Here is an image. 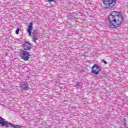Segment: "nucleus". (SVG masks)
Returning a JSON list of instances; mask_svg holds the SVG:
<instances>
[{
    "label": "nucleus",
    "instance_id": "nucleus-9",
    "mask_svg": "<svg viewBox=\"0 0 128 128\" xmlns=\"http://www.w3.org/2000/svg\"><path fill=\"white\" fill-rule=\"evenodd\" d=\"M32 22H30V25L28 29V32L29 34H32Z\"/></svg>",
    "mask_w": 128,
    "mask_h": 128
},
{
    "label": "nucleus",
    "instance_id": "nucleus-8",
    "mask_svg": "<svg viewBox=\"0 0 128 128\" xmlns=\"http://www.w3.org/2000/svg\"><path fill=\"white\" fill-rule=\"evenodd\" d=\"M32 40L35 44H36V40H38V33L34 32V35L32 37Z\"/></svg>",
    "mask_w": 128,
    "mask_h": 128
},
{
    "label": "nucleus",
    "instance_id": "nucleus-10",
    "mask_svg": "<svg viewBox=\"0 0 128 128\" xmlns=\"http://www.w3.org/2000/svg\"><path fill=\"white\" fill-rule=\"evenodd\" d=\"M102 62L105 64H108V62L104 60H102Z\"/></svg>",
    "mask_w": 128,
    "mask_h": 128
},
{
    "label": "nucleus",
    "instance_id": "nucleus-4",
    "mask_svg": "<svg viewBox=\"0 0 128 128\" xmlns=\"http://www.w3.org/2000/svg\"><path fill=\"white\" fill-rule=\"evenodd\" d=\"M20 56L24 60H28L30 54L25 50H21L20 52Z\"/></svg>",
    "mask_w": 128,
    "mask_h": 128
},
{
    "label": "nucleus",
    "instance_id": "nucleus-11",
    "mask_svg": "<svg viewBox=\"0 0 128 128\" xmlns=\"http://www.w3.org/2000/svg\"><path fill=\"white\" fill-rule=\"evenodd\" d=\"M18 32H20V29H17V30H16V34H18Z\"/></svg>",
    "mask_w": 128,
    "mask_h": 128
},
{
    "label": "nucleus",
    "instance_id": "nucleus-5",
    "mask_svg": "<svg viewBox=\"0 0 128 128\" xmlns=\"http://www.w3.org/2000/svg\"><path fill=\"white\" fill-rule=\"evenodd\" d=\"M92 74H100V68L98 65L94 64L92 68Z\"/></svg>",
    "mask_w": 128,
    "mask_h": 128
},
{
    "label": "nucleus",
    "instance_id": "nucleus-7",
    "mask_svg": "<svg viewBox=\"0 0 128 128\" xmlns=\"http://www.w3.org/2000/svg\"><path fill=\"white\" fill-rule=\"evenodd\" d=\"M20 88L22 90H26L28 88V84L26 83V82H23L22 83V84H20Z\"/></svg>",
    "mask_w": 128,
    "mask_h": 128
},
{
    "label": "nucleus",
    "instance_id": "nucleus-3",
    "mask_svg": "<svg viewBox=\"0 0 128 128\" xmlns=\"http://www.w3.org/2000/svg\"><path fill=\"white\" fill-rule=\"evenodd\" d=\"M102 2L106 8H112L116 4V0H102Z\"/></svg>",
    "mask_w": 128,
    "mask_h": 128
},
{
    "label": "nucleus",
    "instance_id": "nucleus-1",
    "mask_svg": "<svg viewBox=\"0 0 128 128\" xmlns=\"http://www.w3.org/2000/svg\"><path fill=\"white\" fill-rule=\"evenodd\" d=\"M118 12H113L108 16L109 23L108 26L111 28H119L124 22V17L122 16H118Z\"/></svg>",
    "mask_w": 128,
    "mask_h": 128
},
{
    "label": "nucleus",
    "instance_id": "nucleus-12",
    "mask_svg": "<svg viewBox=\"0 0 128 128\" xmlns=\"http://www.w3.org/2000/svg\"><path fill=\"white\" fill-rule=\"evenodd\" d=\"M80 84V82H78L76 83V86H79Z\"/></svg>",
    "mask_w": 128,
    "mask_h": 128
},
{
    "label": "nucleus",
    "instance_id": "nucleus-2",
    "mask_svg": "<svg viewBox=\"0 0 128 128\" xmlns=\"http://www.w3.org/2000/svg\"><path fill=\"white\" fill-rule=\"evenodd\" d=\"M0 124H1V126H6V128H8V126H10V125L11 126H12V128H22V126L20 125H15L14 124L8 121H6V119L0 117Z\"/></svg>",
    "mask_w": 128,
    "mask_h": 128
},
{
    "label": "nucleus",
    "instance_id": "nucleus-13",
    "mask_svg": "<svg viewBox=\"0 0 128 128\" xmlns=\"http://www.w3.org/2000/svg\"><path fill=\"white\" fill-rule=\"evenodd\" d=\"M48 1L49 2H54V0H48Z\"/></svg>",
    "mask_w": 128,
    "mask_h": 128
},
{
    "label": "nucleus",
    "instance_id": "nucleus-6",
    "mask_svg": "<svg viewBox=\"0 0 128 128\" xmlns=\"http://www.w3.org/2000/svg\"><path fill=\"white\" fill-rule=\"evenodd\" d=\"M23 46L25 50H30L32 48V46L29 42H25L23 44Z\"/></svg>",
    "mask_w": 128,
    "mask_h": 128
}]
</instances>
